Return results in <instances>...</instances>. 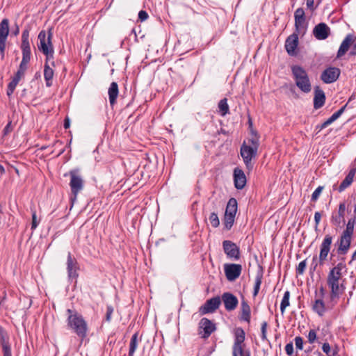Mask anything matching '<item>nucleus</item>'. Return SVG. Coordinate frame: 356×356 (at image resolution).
Instances as JSON below:
<instances>
[{"label": "nucleus", "mask_w": 356, "mask_h": 356, "mask_svg": "<svg viewBox=\"0 0 356 356\" xmlns=\"http://www.w3.org/2000/svg\"><path fill=\"white\" fill-rule=\"evenodd\" d=\"M259 147V140L257 135H254L248 141H243L241 146L240 154L244 164L249 170L253 168L252 160L257 156Z\"/></svg>", "instance_id": "1"}, {"label": "nucleus", "mask_w": 356, "mask_h": 356, "mask_svg": "<svg viewBox=\"0 0 356 356\" xmlns=\"http://www.w3.org/2000/svg\"><path fill=\"white\" fill-rule=\"evenodd\" d=\"M291 73L296 86L303 92L309 93L312 90V83L307 71L301 66H291Z\"/></svg>", "instance_id": "2"}, {"label": "nucleus", "mask_w": 356, "mask_h": 356, "mask_svg": "<svg viewBox=\"0 0 356 356\" xmlns=\"http://www.w3.org/2000/svg\"><path fill=\"white\" fill-rule=\"evenodd\" d=\"M67 325L81 338H84L87 332V324L83 316L70 309H67Z\"/></svg>", "instance_id": "3"}, {"label": "nucleus", "mask_w": 356, "mask_h": 356, "mask_svg": "<svg viewBox=\"0 0 356 356\" xmlns=\"http://www.w3.org/2000/svg\"><path fill=\"white\" fill-rule=\"evenodd\" d=\"M21 49L22 51V59L19 64L17 72L24 74L27 70V65L31 60V47L29 43V31L24 30L22 34Z\"/></svg>", "instance_id": "4"}, {"label": "nucleus", "mask_w": 356, "mask_h": 356, "mask_svg": "<svg viewBox=\"0 0 356 356\" xmlns=\"http://www.w3.org/2000/svg\"><path fill=\"white\" fill-rule=\"evenodd\" d=\"M327 284L330 290L327 307L332 309L338 302L340 296L344 293L346 286L344 283L327 280Z\"/></svg>", "instance_id": "5"}, {"label": "nucleus", "mask_w": 356, "mask_h": 356, "mask_svg": "<svg viewBox=\"0 0 356 356\" xmlns=\"http://www.w3.org/2000/svg\"><path fill=\"white\" fill-rule=\"evenodd\" d=\"M245 332L238 327L234 331V342L232 347L233 356H250L248 350H244Z\"/></svg>", "instance_id": "6"}, {"label": "nucleus", "mask_w": 356, "mask_h": 356, "mask_svg": "<svg viewBox=\"0 0 356 356\" xmlns=\"http://www.w3.org/2000/svg\"><path fill=\"white\" fill-rule=\"evenodd\" d=\"M51 33L49 32L47 36L45 31H41L38 34V49L47 56V60L53 58L54 49L51 41Z\"/></svg>", "instance_id": "7"}, {"label": "nucleus", "mask_w": 356, "mask_h": 356, "mask_svg": "<svg viewBox=\"0 0 356 356\" xmlns=\"http://www.w3.org/2000/svg\"><path fill=\"white\" fill-rule=\"evenodd\" d=\"M70 176V186L72 193L74 196L72 200L76 199V196L80 193L84 186V181L82 177L79 175V170H72L69 172Z\"/></svg>", "instance_id": "8"}, {"label": "nucleus", "mask_w": 356, "mask_h": 356, "mask_svg": "<svg viewBox=\"0 0 356 356\" xmlns=\"http://www.w3.org/2000/svg\"><path fill=\"white\" fill-rule=\"evenodd\" d=\"M346 264L343 262H339L335 266L332 268L327 275V280L339 282L344 283L345 280L343 278V270L346 272Z\"/></svg>", "instance_id": "9"}, {"label": "nucleus", "mask_w": 356, "mask_h": 356, "mask_svg": "<svg viewBox=\"0 0 356 356\" xmlns=\"http://www.w3.org/2000/svg\"><path fill=\"white\" fill-rule=\"evenodd\" d=\"M222 248L228 258L235 261L240 259V249L234 242L225 240L222 242Z\"/></svg>", "instance_id": "10"}, {"label": "nucleus", "mask_w": 356, "mask_h": 356, "mask_svg": "<svg viewBox=\"0 0 356 356\" xmlns=\"http://www.w3.org/2000/svg\"><path fill=\"white\" fill-rule=\"evenodd\" d=\"M332 243V236L327 234L323 238L320 245V253H319V264L323 266L325 261L327 260L328 254L330 251L331 245Z\"/></svg>", "instance_id": "11"}, {"label": "nucleus", "mask_w": 356, "mask_h": 356, "mask_svg": "<svg viewBox=\"0 0 356 356\" xmlns=\"http://www.w3.org/2000/svg\"><path fill=\"white\" fill-rule=\"evenodd\" d=\"M224 271L227 280L233 282L241 275L242 266L238 264H226L224 265Z\"/></svg>", "instance_id": "12"}, {"label": "nucleus", "mask_w": 356, "mask_h": 356, "mask_svg": "<svg viewBox=\"0 0 356 356\" xmlns=\"http://www.w3.org/2000/svg\"><path fill=\"white\" fill-rule=\"evenodd\" d=\"M67 271L69 280L76 279L79 276V266L75 257L68 252L67 257Z\"/></svg>", "instance_id": "13"}, {"label": "nucleus", "mask_w": 356, "mask_h": 356, "mask_svg": "<svg viewBox=\"0 0 356 356\" xmlns=\"http://www.w3.org/2000/svg\"><path fill=\"white\" fill-rule=\"evenodd\" d=\"M220 302L221 300L219 296L213 297L207 300L206 302L200 307L199 311L202 314L212 313L219 307Z\"/></svg>", "instance_id": "14"}, {"label": "nucleus", "mask_w": 356, "mask_h": 356, "mask_svg": "<svg viewBox=\"0 0 356 356\" xmlns=\"http://www.w3.org/2000/svg\"><path fill=\"white\" fill-rule=\"evenodd\" d=\"M9 34V21L8 19H3L0 23V51L3 56L6 42Z\"/></svg>", "instance_id": "15"}, {"label": "nucleus", "mask_w": 356, "mask_h": 356, "mask_svg": "<svg viewBox=\"0 0 356 356\" xmlns=\"http://www.w3.org/2000/svg\"><path fill=\"white\" fill-rule=\"evenodd\" d=\"M340 74L337 67H330L325 69L321 75V80L325 83H331L337 81Z\"/></svg>", "instance_id": "16"}, {"label": "nucleus", "mask_w": 356, "mask_h": 356, "mask_svg": "<svg viewBox=\"0 0 356 356\" xmlns=\"http://www.w3.org/2000/svg\"><path fill=\"white\" fill-rule=\"evenodd\" d=\"M312 33L317 40H323L330 35V29L325 23L321 22L314 26Z\"/></svg>", "instance_id": "17"}, {"label": "nucleus", "mask_w": 356, "mask_h": 356, "mask_svg": "<svg viewBox=\"0 0 356 356\" xmlns=\"http://www.w3.org/2000/svg\"><path fill=\"white\" fill-rule=\"evenodd\" d=\"M221 298L227 311H233L237 307L238 300L237 297L234 294L229 292H225L222 295Z\"/></svg>", "instance_id": "18"}, {"label": "nucleus", "mask_w": 356, "mask_h": 356, "mask_svg": "<svg viewBox=\"0 0 356 356\" xmlns=\"http://www.w3.org/2000/svg\"><path fill=\"white\" fill-rule=\"evenodd\" d=\"M298 45V33H293L289 35L285 41V49L290 56H295L296 54V49Z\"/></svg>", "instance_id": "19"}, {"label": "nucleus", "mask_w": 356, "mask_h": 356, "mask_svg": "<svg viewBox=\"0 0 356 356\" xmlns=\"http://www.w3.org/2000/svg\"><path fill=\"white\" fill-rule=\"evenodd\" d=\"M199 327L204 332L202 337L204 339L208 338L216 330L215 324L207 318L200 320Z\"/></svg>", "instance_id": "20"}, {"label": "nucleus", "mask_w": 356, "mask_h": 356, "mask_svg": "<svg viewBox=\"0 0 356 356\" xmlns=\"http://www.w3.org/2000/svg\"><path fill=\"white\" fill-rule=\"evenodd\" d=\"M346 205L345 202H342L339 205L338 213H332L331 217V222L336 226H340L341 224L345 222L344 216L346 213Z\"/></svg>", "instance_id": "21"}, {"label": "nucleus", "mask_w": 356, "mask_h": 356, "mask_svg": "<svg viewBox=\"0 0 356 356\" xmlns=\"http://www.w3.org/2000/svg\"><path fill=\"white\" fill-rule=\"evenodd\" d=\"M352 236L342 234L338 241L337 252L339 254H346L350 246Z\"/></svg>", "instance_id": "22"}, {"label": "nucleus", "mask_w": 356, "mask_h": 356, "mask_svg": "<svg viewBox=\"0 0 356 356\" xmlns=\"http://www.w3.org/2000/svg\"><path fill=\"white\" fill-rule=\"evenodd\" d=\"M234 181L235 187L239 190L243 189L246 184L245 173L238 168L234 170Z\"/></svg>", "instance_id": "23"}, {"label": "nucleus", "mask_w": 356, "mask_h": 356, "mask_svg": "<svg viewBox=\"0 0 356 356\" xmlns=\"http://www.w3.org/2000/svg\"><path fill=\"white\" fill-rule=\"evenodd\" d=\"M325 102V95L324 92L318 86L314 88V108L315 109L321 108L323 106Z\"/></svg>", "instance_id": "24"}, {"label": "nucleus", "mask_w": 356, "mask_h": 356, "mask_svg": "<svg viewBox=\"0 0 356 356\" xmlns=\"http://www.w3.org/2000/svg\"><path fill=\"white\" fill-rule=\"evenodd\" d=\"M353 40V35L348 34L342 41L337 54V58H341L348 51Z\"/></svg>", "instance_id": "25"}, {"label": "nucleus", "mask_w": 356, "mask_h": 356, "mask_svg": "<svg viewBox=\"0 0 356 356\" xmlns=\"http://www.w3.org/2000/svg\"><path fill=\"white\" fill-rule=\"evenodd\" d=\"M312 309L314 312L318 314V316H323L327 309H331L327 307V304L325 305L322 298H318L314 302Z\"/></svg>", "instance_id": "26"}, {"label": "nucleus", "mask_w": 356, "mask_h": 356, "mask_svg": "<svg viewBox=\"0 0 356 356\" xmlns=\"http://www.w3.org/2000/svg\"><path fill=\"white\" fill-rule=\"evenodd\" d=\"M250 315H251V309L248 304V302L245 300H243L241 304V316L240 320L243 321H245L247 323H250Z\"/></svg>", "instance_id": "27"}, {"label": "nucleus", "mask_w": 356, "mask_h": 356, "mask_svg": "<svg viewBox=\"0 0 356 356\" xmlns=\"http://www.w3.org/2000/svg\"><path fill=\"white\" fill-rule=\"evenodd\" d=\"M355 175V170L352 169L350 170L348 174L346 176L345 179L342 181L341 184L339 186L338 191L339 192L343 191L346 188H347L353 181V178Z\"/></svg>", "instance_id": "28"}, {"label": "nucleus", "mask_w": 356, "mask_h": 356, "mask_svg": "<svg viewBox=\"0 0 356 356\" xmlns=\"http://www.w3.org/2000/svg\"><path fill=\"white\" fill-rule=\"evenodd\" d=\"M48 60L46 59V62L44 66V78L46 82V86L50 87L52 86V79L54 76V70L48 65Z\"/></svg>", "instance_id": "29"}, {"label": "nucleus", "mask_w": 356, "mask_h": 356, "mask_svg": "<svg viewBox=\"0 0 356 356\" xmlns=\"http://www.w3.org/2000/svg\"><path fill=\"white\" fill-rule=\"evenodd\" d=\"M108 92L110 104L111 105H113L116 102L119 92L118 83L112 82L110 85Z\"/></svg>", "instance_id": "30"}, {"label": "nucleus", "mask_w": 356, "mask_h": 356, "mask_svg": "<svg viewBox=\"0 0 356 356\" xmlns=\"http://www.w3.org/2000/svg\"><path fill=\"white\" fill-rule=\"evenodd\" d=\"M237 208H238V207H237L236 200L234 197H232L229 200V201L227 204L225 213L236 216V214L237 212Z\"/></svg>", "instance_id": "31"}, {"label": "nucleus", "mask_w": 356, "mask_h": 356, "mask_svg": "<svg viewBox=\"0 0 356 356\" xmlns=\"http://www.w3.org/2000/svg\"><path fill=\"white\" fill-rule=\"evenodd\" d=\"M296 32L298 35H304L307 30L305 19H295Z\"/></svg>", "instance_id": "32"}, {"label": "nucleus", "mask_w": 356, "mask_h": 356, "mask_svg": "<svg viewBox=\"0 0 356 356\" xmlns=\"http://www.w3.org/2000/svg\"><path fill=\"white\" fill-rule=\"evenodd\" d=\"M138 333L136 332L132 335V337L131 338L128 356H134V353H135V351L138 347Z\"/></svg>", "instance_id": "33"}, {"label": "nucleus", "mask_w": 356, "mask_h": 356, "mask_svg": "<svg viewBox=\"0 0 356 356\" xmlns=\"http://www.w3.org/2000/svg\"><path fill=\"white\" fill-rule=\"evenodd\" d=\"M355 222V217H351L349 218L346 224V229L342 232V234L352 236L353 234Z\"/></svg>", "instance_id": "34"}, {"label": "nucleus", "mask_w": 356, "mask_h": 356, "mask_svg": "<svg viewBox=\"0 0 356 356\" xmlns=\"http://www.w3.org/2000/svg\"><path fill=\"white\" fill-rule=\"evenodd\" d=\"M219 112L222 116L226 115L229 112V106L227 104V99L224 98L218 103Z\"/></svg>", "instance_id": "35"}, {"label": "nucleus", "mask_w": 356, "mask_h": 356, "mask_svg": "<svg viewBox=\"0 0 356 356\" xmlns=\"http://www.w3.org/2000/svg\"><path fill=\"white\" fill-rule=\"evenodd\" d=\"M262 278H263V273H262V272L261 271L258 272L257 273L256 277H255V283H254V291H253V296H257V294H258V293L259 291L260 286H261V282H262Z\"/></svg>", "instance_id": "36"}, {"label": "nucleus", "mask_w": 356, "mask_h": 356, "mask_svg": "<svg viewBox=\"0 0 356 356\" xmlns=\"http://www.w3.org/2000/svg\"><path fill=\"white\" fill-rule=\"evenodd\" d=\"M289 298L290 292L289 291H286L280 304V311L282 314L285 312L286 308L289 306Z\"/></svg>", "instance_id": "37"}, {"label": "nucleus", "mask_w": 356, "mask_h": 356, "mask_svg": "<svg viewBox=\"0 0 356 356\" xmlns=\"http://www.w3.org/2000/svg\"><path fill=\"white\" fill-rule=\"evenodd\" d=\"M235 220V216L225 214L223 218V223L225 228L227 230H229L234 225Z\"/></svg>", "instance_id": "38"}, {"label": "nucleus", "mask_w": 356, "mask_h": 356, "mask_svg": "<svg viewBox=\"0 0 356 356\" xmlns=\"http://www.w3.org/2000/svg\"><path fill=\"white\" fill-rule=\"evenodd\" d=\"M1 346L3 353V356H12L11 348L7 340L3 337L1 339Z\"/></svg>", "instance_id": "39"}, {"label": "nucleus", "mask_w": 356, "mask_h": 356, "mask_svg": "<svg viewBox=\"0 0 356 356\" xmlns=\"http://www.w3.org/2000/svg\"><path fill=\"white\" fill-rule=\"evenodd\" d=\"M211 225L213 227H218L220 225V220L216 213L213 212L210 214L209 218Z\"/></svg>", "instance_id": "40"}, {"label": "nucleus", "mask_w": 356, "mask_h": 356, "mask_svg": "<svg viewBox=\"0 0 356 356\" xmlns=\"http://www.w3.org/2000/svg\"><path fill=\"white\" fill-rule=\"evenodd\" d=\"M346 108V104L342 106L339 110H338L337 112L333 113L330 117V120H332L333 122L337 120L344 112Z\"/></svg>", "instance_id": "41"}, {"label": "nucleus", "mask_w": 356, "mask_h": 356, "mask_svg": "<svg viewBox=\"0 0 356 356\" xmlns=\"http://www.w3.org/2000/svg\"><path fill=\"white\" fill-rule=\"evenodd\" d=\"M306 266H307L306 259L300 261L296 268V273L299 274V275H302L305 270Z\"/></svg>", "instance_id": "42"}, {"label": "nucleus", "mask_w": 356, "mask_h": 356, "mask_svg": "<svg viewBox=\"0 0 356 356\" xmlns=\"http://www.w3.org/2000/svg\"><path fill=\"white\" fill-rule=\"evenodd\" d=\"M323 190V186H319L318 187H317L312 195V200L314 202L316 201L318 199L320 195L321 194Z\"/></svg>", "instance_id": "43"}, {"label": "nucleus", "mask_w": 356, "mask_h": 356, "mask_svg": "<svg viewBox=\"0 0 356 356\" xmlns=\"http://www.w3.org/2000/svg\"><path fill=\"white\" fill-rule=\"evenodd\" d=\"M295 19H305V15L303 8H298L294 13Z\"/></svg>", "instance_id": "44"}, {"label": "nucleus", "mask_w": 356, "mask_h": 356, "mask_svg": "<svg viewBox=\"0 0 356 356\" xmlns=\"http://www.w3.org/2000/svg\"><path fill=\"white\" fill-rule=\"evenodd\" d=\"M32 211V223H31V229L34 230L36 229L39 224V221L37 220L36 211L35 210L31 209Z\"/></svg>", "instance_id": "45"}, {"label": "nucleus", "mask_w": 356, "mask_h": 356, "mask_svg": "<svg viewBox=\"0 0 356 356\" xmlns=\"http://www.w3.org/2000/svg\"><path fill=\"white\" fill-rule=\"evenodd\" d=\"M267 326H268L267 322L264 321L261 323V339L263 341L266 340Z\"/></svg>", "instance_id": "46"}, {"label": "nucleus", "mask_w": 356, "mask_h": 356, "mask_svg": "<svg viewBox=\"0 0 356 356\" xmlns=\"http://www.w3.org/2000/svg\"><path fill=\"white\" fill-rule=\"evenodd\" d=\"M319 264V259L316 255L314 256L312 258V261L310 266V270L315 271L318 265Z\"/></svg>", "instance_id": "47"}, {"label": "nucleus", "mask_w": 356, "mask_h": 356, "mask_svg": "<svg viewBox=\"0 0 356 356\" xmlns=\"http://www.w3.org/2000/svg\"><path fill=\"white\" fill-rule=\"evenodd\" d=\"M308 341L313 343L316 339V333L314 330H310L307 336Z\"/></svg>", "instance_id": "48"}, {"label": "nucleus", "mask_w": 356, "mask_h": 356, "mask_svg": "<svg viewBox=\"0 0 356 356\" xmlns=\"http://www.w3.org/2000/svg\"><path fill=\"white\" fill-rule=\"evenodd\" d=\"M296 347L298 350H302L303 348V339L301 337H296L295 338Z\"/></svg>", "instance_id": "49"}, {"label": "nucleus", "mask_w": 356, "mask_h": 356, "mask_svg": "<svg viewBox=\"0 0 356 356\" xmlns=\"http://www.w3.org/2000/svg\"><path fill=\"white\" fill-rule=\"evenodd\" d=\"M113 312V308L111 306H107L106 307V314L105 319L106 321L109 322L111 320V316Z\"/></svg>", "instance_id": "50"}, {"label": "nucleus", "mask_w": 356, "mask_h": 356, "mask_svg": "<svg viewBox=\"0 0 356 356\" xmlns=\"http://www.w3.org/2000/svg\"><path fill=\"white\" fill-rule=\"evenodd\" d=\"M285 351L288 355H291L293 353V345L292 342L288 343L285 346Z\"/></svg>", "instance_id": "51"}, {"label": "nucleus", "mask_w": 356, "mask_h": 356, "mask_svg": "<svg viewBox=\"0 0 356 356\" xmlns=\"http://www.w3.org/2000/svg\"><path fill=\"white\" fill-rule=\"evenodd\" d=\"M321 218V214L320 212L316 211L314 213V221H315V229H317Z\"/></svg>", "instance_id": "52"}, {"label": "nucleus", "mask_w": 356, "mask_h": 356, "mask_svg": "<svg viewBox=\"0 0 356 356\" xmlns=\"http://www.w3.org/2000/svg\"><path fill=\"white\" fill-rule=\"evenodd\" d=\"M148 18V14L146 11L145 10H140L139 13H138V19L141 21V22H144Z\"/></svg>", "instance_id": "53"}, {"label": "nucleus", "mask_w": 356, "mask_h": 356, "mask_svg": "<svg viewBox=\"0 0 356 356\" xmlns=\"http://www.w3.org/2000/svg\"><path fill=\"white\" fill-rule=\"evenodd\" d=\"M333 122L330 120V118H329L327 120H325L323 124L321 125H318L316 128L319 129V130H322L325 128H326L327 126L330 125Z\"/></svg>", "instance_id": "54"}, {"label": "nucleus", "mask_w": 356, "mask_h": 356, "mask_svg": "<svg viewBox=\"0 0 356 356\" xmlns=\"http://www.w3.org/2000/svg\"><path fill=\"white\" fill-rule=\"evenodd\" d=\"M12 122L10 121L7 124L6 126L4 127L3 129V135L4 136H6L7 134H8L10 132H11L12 131V125H11Z\"/></svg>", "instance_id": "55"}, {"label": "nucleus", "mask_w": 356, "mask_h": 356, "mask_svg": "<svg viewBox=\"0 0 356 356\" xmlns=\"http://www.w3.org/2000/svg\"><path fill=\"white\" fill-rule=\"evenodd\" d=\"M24 74L21 73V72H19L17 71V72L15 73V74L14 75L13 78V81H15L16 82L19 83L20 79H22V77L24 76Z\"/></svg>", "instance_id": "56"}, {"label": "nucleus", "mask_w": 356, "mask_h": 356, "mask_svg": "<svg viewBox=\"0 0 356 356\" xmlns=\"http://www.w3.org/2000/svg\"><path fill=\"white\" fill-rule=\"evenodd\" d=\"M322 350L325 353L328 354L330 351V344L328 343H324L322 346Z\"/></svg>", "instance_id": "57"}, {"label": "nucleus", "mask_w": 356, "mask_h": 356, "mask_svg": "<svg viewBox=\"0 0 356 356\" xmlns=\"http://www.w3.org/2000/svg\"><path fill=\"white\" fill-rule=\"evenodd\" d=\"M17 84H18L17 82H16L15 81H13L12 79L11 81L8 83V86L9 88H13L14 90H15V88L17 86Z\"/></svg>", "instance_id": "58"}, {"label": "nucleus", "mask_w": 356, "mask_h": 356, "mask_svg": "<svg viewBox=\"0 0 356 356\" xmlns=\"http://www.w3.org/2000/svg\"><path fill=\"white\" fill-rule=\"evenodd\" d=\"M70 126V121L69 118H65L64 120L63 127L65 129H68Z\"/></svg>", "instance_id": "59"}, {"label": "nucleus", "mask_w": 356, "mask_h": 356, "mask_svg": "<svg viewBox=\"0 0 356 356\" xmlns=\"http://www.w3.org/2000/svg\"><path fill=\"white\" fill-rule=\"evenodd\" d=\"M314 0H307V6L310 8L313 9Z\"/></svg>", "instance_id": "60"}, {"label": "nucleus", "mask_w": 356, "mask_h": 356, "mask_svg": "<svg viewBox=\"0 0 356 356\" xmlns=\"http://www.w3.org/2000/svg\"><path fill=\"white\" fill-rule=\"evenodd\" d=\"M14 89L13 88H9L8 86V88H7V92H6V94L8 97H10L12 95V94L14 92Z\"/></svg>", "instance_id": "61"}, {"label": "nucleus", "mask_w": 356, "mask_h": 356, "mask_svg": "<svg viewBox=\"0 0 356 356\" xmlns=\"http://www.w3.org/2000/svg\"><path fill=\"white\" fill-rule=\"evenodd\" d=\"M350 55L356 56V44H354L353 47L350 52Z\"/></svg>", "instance_id": "62"}, {"label": "nucleus", "mask_w": 356, "mask_h": 356, "mask_svg": "<svg viewBox=\"0 0 356 356\" xmlns=\"http://www.w3.org/2000/svg\"><path fill=\"white\" fill-rule=\"evenodd\" d=\"M19 26L16 24V29L15 30V31L13 32V34L15 35H17L19 34Z\"/></svg>", "instance_id": "63"}, {"label": "nucleus", "mask_w": 356, "mask_h": 356, "mask_svg": "<svg viewBox=\"0 0 356 356\" xmlns=\"http://www.w3.org/2000/svg\"><path fill=\"white\" fill-rule=\"evenodd\" d=\"M320 293H321V298H322L325 293V290H324L323 287L320 288Z\"/></svg>", "instance_id": "64"}]
</instances>
